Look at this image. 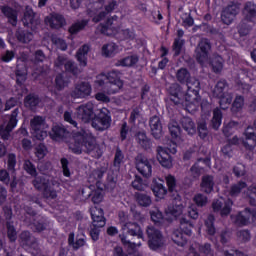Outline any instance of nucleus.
I'll return each mask as SVG.
<instances>
[{
    "mask_svg": "<svg viewBox=\"0 0 256 256\" xmlns=\"http://www.w3.org/2000/svg\"><path fill=\"white\" fill-rule=\"evenodd\" d=\"M180 124L182 125V129H184L188 135H195V133H197V128L195 127V122H193V119L183 117L180 120Z\"/></svg>",
    "mask_w": 256,
    "mask_h": 256,
    "instance_id": "nucleus-36",
    "label": "nucleus"
},
{
    "mask_svg": "<svg viewBox=\"0 0 256 256\" xmlns=\"http://www.w3.org/2000/svg\"><path fill=\"white\" fill-rule=\"evenodd\" d=\"M20 242L23 247H33L37 241L35 240V237L31 235V232L29 231H23L20 234Z\"/></svg>",
    "mask_w": 256,
    "mask_h": 256,
    "instance_id": "nucleus-41",
    "label": "nucleus"
},
{
    "mask_svg": "<svg viewBox=\"0 0 256 256\" xmlns=\"http://www.w3.org/2000/svg\"><path fill=\"white\" fill-rule=\"evenodd\" d=\"M136 202L140 207H149L151 206V203L153 202L151 200V196L149 194H145L143 192H136L134 195Z\"/></svg>",
    "mask_w": 256,
    "mask_h": 256,
    "instance_id": "nucleus-40",
    "label": "nucleus"
},
{
    "mask_svg": "<svg viewBox=\"0 0 256 256\" xmlns=\"http://www.w3.org/2000/svg\"><path fill=\"white\" fill-rule=\"evenodd\" d=\"M15 75H16V84L21 87V85H23V83H25V81H27V69L17 68Z\"/></svg>",
    "mask_w": 256,
    "mask_h": 256,
    "instance_id": "nucleus-56",
    "label": "nucleus"
},
{
    "mask_svg": "<svg viewBox=\"0 0 256 256\" xmlns=\"http://www.w3.org/2000/svg\"><path fill=\"white\" fill-rule=\"evenodd\" d=\"M68 245L72 247L74 251H79L81 247H85V240L83 238H78L75 241V233L71 232L68 235Z\"/></svg>",
    "mask_w": 256,
    "mask_h": 256,
    "instance_id": "nucleus-39",
    "label": "nucleus"
},
{
    "mask_svg": "<svg viewBox=\"0 0 256 256\" xmlns=\"http://www.w3.org/2000/svg\"><path fill=\"white\" fill-rule=\"evenodd\" d=\"M22 22L24 27H28L32 31H37V25H39V20L35 19V12H33V9L24 12Z\"/></svg>",
    "mask_w": 256,
    "mask_h": 256,
    "instance_id": "nucleus-24",
    "label": "nucleus"
},
{
    "mask_svg": "<svg viewBox=\"0 0 256 256\" xmlns=\"http://www.w3.org/2000/svg\"><path fill=\"white\" fill-rule=\"evenodd\" d=\"M0 11L8 18V23H10L12 27H17V10L10 6H1Z\"/></svg>",
    "mask_w": 256,
    "mask_h": 256,
    "instance_id": "nucleus-28",
    "label": "nucleus"
},
{
    "mask_svg": "<svg viewBox=\"0 0 256 256\" xmlns=\"http://www.w3.org/2000/svg\"><path fill=\"white\" fill-rule=\"evenodd\" d=\"M15 167H17V155L10 153L7 159V169L10 173H15Z\"/></svg>",
    "mask_w": 256,
    "mask_h": 256,
    "instance_id": "nucleus-61",
    "label": "nucleus"
},
{
    "mask_svg": "<svg viewBox=\"0 0 256 256\" xmlns=\"http://www.w3.org/2000/svg\"><path fill=\"white\" fill-rule=\"evenodd\" d=\"M168 93L170 95V101L174 103V105L181 104L183 101V97H185V93H183V88L179 84H172L169 89Z\"/></svg>",
    "mask_w": 256,
    "mask_h": 256,
    "instance_id": "nucleus-21",
    "label": "nucleus"
},
{
    "mask_svg": "<svg viewBox=\"0 0 256 256\" xmlns=\"http://www.w3.org/2000/svg\"><path fill=\"white\" fill-rule=\"evenodd\" d=\"M237 125L238 123L235 121H230L228 124L224 125V127L222 128L223 135L226 137H231V135L235 133Z\"/></svg>",
    "mask_w": 256,
    "mask_h": 256,
    "instance_id": "nucleus-57",
    "label": "nucleus"
},
{
    "mask_svg": "<svg viewBox=\"0 0 256 256\" xmlns=\"http://www.w3.org/2000/svg\"><path fill=\"white\" fill-rule=\"evenodd\" d=\"M193 227V221L186 217L180 218V227L178 230H175L172 235L173 242L178 245V247H185L188 241L187 237L193 235Z\"/></svg>",
    "mask_w": 256,
    "mask_h": 256,
    "instance_id": "nucleus-4",
    "label": "nucleus"
},
{
    "mask_svg": "<svg viewBox=\"0 0 256 256\" xmlns=\"http://www.w3.org/2000/svg\"><path fill=\"white\" fill-rule=\"evenodd\" d=\"M19 115V108H15L10 116L9 120L5 127L0 126V137L3 139V141H9V137H11V132L15 127H17V123H19V120L17 119Z\"/></svg>",
    "mask_w": 256,
    "mask_h": 256,
    "instance_id": "nucleus-11",
    "label": "nucleus"
},
{
    "mask_svg": "<svg viewBox=\"0 0 256 256\" xmlns=\"http://www.w3.org/2000/svg\"><path fill=\"white\" fill-rule=\"evenodd\" d=\"M243 105H245V97L237 95L232 103V113H239L243 109Z\"/></svg>",
    "mask_w": 256,
    "mask_h": 256,
    "instance_id": "nucleus-49",
    "label": "nucleus"
},
{
    "mask_svg": "<svg viewBox=\"0 0 256 256\" xmlns=\"http://www.w3.org/2000/svg\"><path fill=\"white\" fill-rule=\"evenodd\" d=\"M32 185L37 191H43L46 199H57V191L51 186L49 179L43 176H36L32 181Z\"/></svg>",
    "mask_w": 256,
    "mask_h": 256,
    "instance_id": "nucleus-7",
    "label": "nucleus"
},
{
    "mask_svg": "<svg viewBox=\"0 0 256 256\" xmlns=\"http://www.w3.org/2000/svg\"><path fill=\"white\" fill-rule=\"evenodd\" d=\"M136 169L142 177L149 179L153 175V162L145 156L136 157Z\"/></svg>",
    "mask_w": 256,
    "mask_h": 256,
    "instance_id": "nucleus-14",
    "label": "nucleus"
},
{
    "mask_svg": "<svg viewBox=\"0 0 256 256\" xmlns=\"http://www.w3.org/2000/svg\"><path fill=\"white\" fill-rule=\"evenodd\" d=\"M108 83H109V72L107 74L101 73L96 76V80L94 81V87H97L98 89H106Z\"/></svg>",
    "mask_w": 256,
    "mask_h": 256,
    "instance_id": "nucleus-45",
    "label": "nucleus"
},
{
    "mask_svg": "<svg viewBox=\"0 0 256 256\" xmlns=\"http://www.w3.org/2000/svg\"><path fill=\"white\" fill-rule=\"evenodd\" d=\"M236 87L238 91H241V93L245 94V93H249V91H251L253 86H251V84L247 82H243V80H237Z\"/></svg>",
    "mask_w": 256,
    "mask_h": 256,
    "instance_id": "nucleus-64",
    "label": "nucleus"
},
{
    "mask_svg": "<svg viewBox=\"0 0 256 256\" xmlns=\"http://www.w3.org/2000/svg\"><path fill=\"white\" fill-rule=\"evenodd\" d=\"M219 99V105L221 109H227L231 103H233V95L226 93L223 96L216 97Z\"/></svg>",
    "mask_w": 256,
    "mask_h": 256,
    "instance_id": "nucleus-53",
    "label": "nucleus"
},
{
    "mask_svg": "<svg viewBox=\"0 0 256 256\" xmlns=\"http://www.w3.org/2000/svg\"><path fill=\"white\" fill-rule=\"evenodd\" d=\"M150 217H151V221H153L155 225H158V227H161V225H163L165 221H167V218L163 216V212H161V210L151 211Z\"/></svg>",
    "mask_w": 256,
    "mask_h": 256,
    "instance_id": "nucleus-47",
    "label": "nucleus"
},
{
    "mask_svg": "<svg viewBox=\"0 0 256 256\" xmlns=\"http://www.w3.org/2000/svg\"><path fill=\"white\" fill-rule=\"evenodd\" d=\"M69 135V131L60 125H55L52 127V130L50 132V138L53 141H61V139H65Z\"/></svg>",
    "mask_w": 256,
    "mask_h": 256,
    "instance_id": "nucleus-27",
    "label": "nucleus"
},
{
    "mask_svg": "<svg viewBox=\"0 0 256 256\" xmlns=\"http://www.w3.org/2000/svg\"><path fill=\"white\" fill-rule=\"evenodd\" d=\"M183 45H185V40L176 38L172 45V50L174 51V57H179L181 55V51H183Z\"/></svg>",
    "mask_w": 256,
    "mask_h": 256,
    "instance_id": "nucleus-55",
    "label": "nucleus"
},
{
    "mask_svg": "<svg viewBox=\"0 0 256 256\" xmlns=\"http://www.w3.org/2000/svg\"><path fill=\"white\" fill-rule=\"evenodd\" d=\"M149 126L154 139H161V137H163V124L159 116H152L149 121Z\"/></svg>",
    "mask_w": 256,
    "mask_h": 256,
    "instance_id": "nucleus-22",
    "label": "nucleus"
},
{
    "mask_svg": "<svg viewBox=\"0 0 256 256\" xmlns=\"http://www.w3.org/2000/svg\"><path fill=\"white\" fill-rule=\"evenodd\" d=\"M47 156V146L45 144H39L35 147V157H37L38 161L41 159H45Z\"/></svg>",
    "mask_w": 256,
    "mask_h": 256,
    "instance_id": "nucleus-62",
    "label": "nucleus"
},
{
    "mask_svg": "<svg viewBox=\"0 0 256 256\" xmlns=\"http://www.w3.org/2000/svg\"><path fill=\"white\" fill-rule=\"evenodd\" d=\"M6 228H7V237L10 243H15L17 241V230L15 229V226L10 221H7Z\"/></svg>",
    "mask_w": 256,
    "mask_h": 256,
    "instance_id": "nucleus-52",
    "label": "nucleus"
},
{
    "mask_svg": "<svg viewBox=\"0 0 256 256\" xmlns=\"http://www.w3.org/2000/svg\"><path fill=\"white\" fill-rule=\"evenodd\" d=\"M77 118L82 121V123H91L95 117V104L93 102H87L81 104L77 110Z\"/></svg>",
    "mask_w": 256,
    "mask_h": 256,
    "instance_id": "nucleus-12",
    "label": "nucleus"
},
{
    "mask_svg": "<svg viewBox=\"0 0 256 256\" xmlns=\"http://www.w3.org/2000/svg\"><path fill=\"white\" fill-rule=\"evenodd\" d=\"M115 51H117L116 43L111 42L102 46V54L104 57H113V55H115Z\"/></svg>",
    "mask_w": 256,
    "mask_h": 256,
    "instance_id": "nucleus-51",
    "label": "nucleus"
},
{
    "mask_svg": "<svg viewBox=\"0 0 256 256\" xmlns=\"http://www.w3.org/2000/svg\"><path fill=\"white\" fill-rule=\"evenodd\" d=\"M146 235L148 237V247L151 251H159L165 245L163 233L154 226H147Z\"/></svg>",
    "mask_w": 256,
    "mask_h": 256,
    "instance_id": "nucleus-6",
    "label": "nucleus"
},
{
    "mask_svg": "<svg viewBox=\"0 0 256 256\" xmlns=\"http://www.w3.org/2000/svg\"><path fill=\"white\" fill-rule=\"evenodd\" d=\"M90 47L87 44L82 45L76 52V60L78 61L80 67H85L87 65V55H89Z\"/></svg>",
    "mask_w": 256,
    "mask_h": 256,
    "instance_id": "nucleus-29",
    "label": "nucleus"
},
{
    "mask_svg": "<svg viewBox=\"0 0 256 256\" xmlns=\"http://www.w3.org/2000/svg\"><path fill=\"white\" fill-rule=\"evenodd\" d=\"M23 169L27 173V175H30L31 177H37V175H39V173L37 172V167H35V164H33L31 160L24 161Z\"/></svg>",
    "mask_w": 256,
    "mask_h": 256,
    "instance_id": "nucleus-50",
    "label": "nucleus"
},
{
    "mask_svg": "<svg viewBox=\"0 0 256 256\" xmlns=\"http://www.w3.org/2000/svg\"><path fill=\"white\" fill-rule=\"evenodd\" d=\"M251 222H256L255 208H245L234 216V225H237V227H247Z\"/></svg>",
    "mask_w": 256,
    "mask_h": 256,
    "instance_id": "nucleus-10",
    "label": "nucleus"
},
{
    "mask_svg": "<svg viewBox=\"0 0 256 256\" xmlns=\"http://www.w3.org/2000/svg\"><path fill=\"white\" fill-rule=\"evenodd\" d=\"M64 69H65L66 73H71V75H74L75 77H77V75H79V73H81L79 71V66H77V64H75V62H73L71 60H68L65 62Z\"/></svg>",
    "mask_w": 256,
    "mask_h": 256,
    "instance_id": "nucleus-54",
    "label": "nucleus"
},
{
    "mask_svg": "<svg viewBox=\"0 0 256 256\" xmlns=\"http://www.w3.org/2000/svg\"><path fill=\"white\" fill-rule=\"evenodd\" d=\"M197 131L200 139H207L209 135V129L207 128V122L201 121L198 123Z\"/></svg>",
    "mask_w": 256,
    "mask_h": 256,
    "instance_id": "nucleus-60",
    "label": "nucleus"
},
{
    "mask_svg": "<svg viewBox=\"0 0 256 256\" xmlns=\"http://www.w3.org/2000/svg\"><path fill=\"white\" fill-rule=\"evenodd\" d=\"M45 125H47V122L43 116H34L33 119L30 120L31 134L37 141H45L47 137Z\"/></svg>",
    "mask_w": 256,
    "mask_h": 256,
    "instance_id": "nucleus-8",
    "label": "nucleus"
},
{
    "mask_svg": "<svg viewBox=\"0 0 256 256\" xmlns=\"http://www.w3.org/2000/svg\"><path fill=\"white\" fill-rule=\"evenodd\" d=\"M29 225L34 233H43L49 227V220L46 216L38 215L29 222Z\"/></svg>",
    "mask_w": 256,
    "mask_h": 256,
    "instance_id": "nucleus-18",
    "label": "nucleus"
},
{
    "mask_svg": "<svg viewBox=\"0 0 256 256\" xmlns=\"http://www.w3.org/2000/svg\"><path fill=\"white\" fill-rule=\"evenodd\" d=\"M209 51H211V42L208 39H202L195 50L197 63L204 65L209 59Z\"/></svg>",
    "mask_w": 256,
    "mask_h": 256,
    "instance_id": "nucleus-15",
    "label": "nucleus"
},
{
    "mask_svg": "<svg viewBox=\"0 0 256 256\" xmlns=\"http://www.w3.org/2000/svg\"><path fill=\"white\" fill-rule=\"evenodd\" d=\"M113 119L111 118V111L107 108L100 109L98 114H94L91 126L95 131H107L111 127Z\"/></svg>",
    "mask_w": 256,
    "mask_h": 256,
    "instance_id": "nucleus-5",
    "label": "nucleus"
},
{
    "mask_svg": "<svg viewBox=\"0 0 256 256\" xmlns=\"http://www.w3.org/2000/svg\"><path fill=\"white\" fill-rule=\"evenodd\" d=\"M242 13L244 20L251 23L256 17V4L254 2H246Z\"/></svg>",
    "mask_w": 256,
    "mask_h": 256,
    "instance_id": "nucleus-31",
    "label": "nucleus"
},
{
    "mask_svg": "<svg viewBox=\"0 0 256 256\" xmlns=\"http://www.w3.org/2000/svg\"><path fill=\"white\" fill-rule=\"evenodd\" d=\"M233 210V200L228 199L224 202V206L220 210L221 217H229L231 215V211Z\"/></svg>",
    "mask_w": 256,
    "mask_h": 256,
    "instance_id": "nucleus-59",
    "label": "nucleus"
},
{
    "mask_svg": "<svg viewBox=\"0 0 256 256\" xmlns=\"http://www.w3.org/2000/svg\"><path fill=\"white\" fill-rule=\"evenodd\" d=\"M15 37L19 43H31L33 41V32L25 28H18L15 32Z\"/></svg>",
    "mask_w": 256,
    "mask_h": 256,
    "instance_id": "nucleus-30",
    "label": "nucleus"
},
{
    "mask_svg": "<svg viewBox=\"0 0 256 256\" xmlns=\"http://www.w3.org/2000/svg\"><path fill=\"white\" fill-rule=\"evenodd\" d=\"M124 159H125V155L123 154V151L121 150V148L117 147L114 155V161H113L114 167H121V163H123Z\"/></svg>",
    "mask_w": 256,
    "mask_h": 256,
    "instance_id": "nucleus-63",
    "label": "nucleus"
},
{
    "mask_svg": "<svg viewBox=\"0 0 256 256\" xmlns=\"http://www.w3.org/2000/svg\"><path fill=\"white\" fill-rule=\"evenodd\" d=\"M90 216L92 219V225H94V227H105V225H107V219L105 218V211L103 208H92L90 210Z\"/></svg>",
    "mask_w": 256,
    "mask_h": 256,
    "instance_id": "nucleus-19",
    "label": "nucleus"
},
{
    "mask_svg": "<svg viewBox=\"0 0 256 256\" xmlns=\"http://www.w3.org/2000/svg\"><path fill=\"white\" fill-rule=\"evenodd\" d=\"M200 189L206 195H211L215 189V178L213 175L206 174L202 176Z\"/></svg>",
    "mask_w": 256,
    "mask_h": 256,
    "instance_id": "nucleus-23",
    "label": "nucleus"
},
{
    "mask_svg": "<svg viewBox=\"0 0 256 256\" xmlns=\"http://www.w3.org/2000/svg\"><path fill=\"white\" fill-rule=\"evenodd\" d=\"M139 63V56H126L116 62V67H135Z\"/></svg>",
    "mask_w": 256,
    "mask_h": 256,
    "instance_id": "nucleus-34",
    "label": "nucleus"
},
{
    "mask_svg": "<svg viewBox=\"0 0 256 256\" xmlns=\"http://www.w3.org/2000/svg\"><path fill=\"white\" fill-rule=\"evenodd\" d=\"M223 123V112L219 108L213 110V117L211 119V127L214 131H218L219 127Z\"/></svg>",
    "mask_w": 256,
    "mask_h": 256,
    "instance_id": "nucleus-37",
    "label": "nucleus"
},
{
    "mask_svg": "<svg viewBox=\"0 0 256 256\" xmlns=\"http://www.w3.org/2000/svg\"><path fill=\"white\" fill-rule=\"evenodd\" d=\"M176 79L181 85H186L187 91L185 94L186 101H192V99H197L199 96V91H201V82L199 80L192 78L191 73L187 68H180L176 73ZM191 99V97H193Z\"/></svg>",
    "mask_w": 256,
    "mask_h": 256,
    "instance_id": "nucleus-3",
    "label": "nucleus"
},
{
    "mask_svg": "<svg viewBox=\"0 0 256 256\" xmlns=\"http://www.w3.org/2000/svg\"><path fill=\"white\" fill-rule=\"evenodd\" d=\"M119 17L117 15L107 18L104 23H100L97 27L101 35H106L107 37H112V35H117L119 33V27L113 24L114 21H117Z\"/></svg>",
    "mask_w": 256,
    "mask_h": 256,
    "instance_id": "nucleus-16",
    "label": "nucleus"
},
{
    "mask_svg": "<svg viewBox=\"0 0 256 256\" xmlns=\"http://www.w3.org/2000/svg\"><path fill=\"white\" fill-rule=\"evenodd\" d=\"M205 227L207 235L213 236L217 232L215 228V216L213 214L208 215L207 219L205 220Z\"/></svg>",
    "mask_w": 256,
    "mask_h": 256,
    "instance_id": "nucleus-48",
    "label": "nucleus"
},
{
    "mask_svg": "<svg viewBox=\"0 0 256 256\" xmlns=\"http://www.w3.org/2000/svg\"><path fill=\"white\" fill-rule=\"evenodd\" d=\"M168 129L172 139L167 144V147H157V161L165 169H171L173 167V157L177 153V147L181 145L183 139H181V127L177 122L169 124Z\"/></svg>",
    "mask_w": 256,
    "mask_h": 256,
    "instance_id": "nucleus-1",
    "label": "nucleus"
},
{
    "mask_svg": "<svg viewBox=\"0 0 256 256\" xmlns=\"http://www.w3.org/2000/svg\"><path fill=\"white\" fill-rule=\"evenodd\" d=\"M41 103V98L35 93H30L24 98V105L28 109H36Z\"/></svg>",
    "mask_w": 256,
    "mask_h": 256,
    "instance_id": "nucleus-35",
    "label": "nucleus"
},
{
    "mask_svg": "<svg viewBox=\"0 0 256 256\" xmlns=\"http://www.w3.org/2000/svg\"><path fill=\"white\" fill-rule=\"evenodd\" d=\"M136 141L140 147L144 149V151H149L151 149L153 142H151V138L147 137L145 132H138L136 134Z\"/></svg>",
    "mask_w": 256,
    "mask_h": 256,
    "instance_id": "nucleus-32",
    "label": "nucleus"
},
{
    "mask_svg": "<svg viewBox=\"0 0 256 256\" xmlns=\"http://www.w3.org/2000/svg\"><path fill=\"white\" fill-rule=\"evenodd\" d=\"M152 192L157 199H164L167 195V188L162 183L153 181Z\"/></svg>",
    "mask_w": 256,
    "mask_h": 256,
    "instance_id": "nucleus-38",
    "label": "nucleus"
},
{
    "mask_svg": "<svg viewBox=\"0 0 256 256\" xmlns=\"http://www.w3.org/2000/svg\"><path fill=\"white\" fill-rule=\"evenodd\" d=\"M70 149L75 155H81L84 151L95 159L103 157V149L97 144V139L94 138L93 134L83 133L76 136L74 143L70 145Z\"/></svg>",
    "mask_w": 256,
    "mask_h": 256,
    "instance_id": "nucleus-2",
    "label": "nucleus"
},
{
    "mask_svg": "<svg viewBox=\"0 0 256 256\" xmlns=\"http://www.w3.org/2000/svg\"><path fill=\"white\" fill-rule=\"evenodd\" d=\"M244 135H245V139L239 138L237 136H234L233 138L228 139L227 145L231 147L232 145H239V143H242L243 147H245L247 151H253V149H255L256 147V133L249 132V127H248L247 130L244 132Z\"/></svg>",
    "mask_w": 256,
    "mask_h": 256,
    "instance_id": "nucleus-9",
    "label": "nucleus"
},
{
    "mask_svg": "<svg viewBox=\"0 0 256 256\" xmlns=\"http://www.w3.org/2000/svg\"><path fill=\"white\" fill-rule=\"evenodd\" d=\"M243 189H247V182L239 181L238 183L233 184L229 190L230 197H237L241 194Z\"/></svg>",
    "mask_w": 256,
    "mask_h": 256,
    "instance_id": "nucleus-46",
    "label": "nucleus"
},
{
    "mask_svg": "<svg viewBox=\"0 0 256 256\" xmlns=\"http://www.w3.org/2000/svg\"><path fill=\"white\" fill-rule=\"evenodd\" d=\"M165 213L167 217H173L171 219H168V221L171 223L173 219H177L179 215L183 214V204H170L165 209Z\"/></svg>",
    "mask_w": 256,
    "mask_h": 256,
    "instance_id": "nucleus-26",
    "label": "nucleus"
},
{
    "mask_svg": "<svg viewBox=\"0 0 256 256\" xmlns=\"http://www.w3.org/2000/svg\"><path fill=\"white\" fill-rule=\"evenodd\" d=\"M121 89H123V80L119 77V72L115 70L110 71L109 81L105 88L107 95H116Z\"/></svg>",
    "mask_w": 256,
    "mask_h": 256,
    "instance_id": "nucleus-13",
    "label": "nucleus"
},
{
    "mask_svg": "<svg viewBox=\"0 0 256 256\" xmlns=\"http://www.w3.org/2000/svg\"><path fill=\"white\" fill-rule=\"evenodd\" d=\"M252 29H253V26L249 24V20H242L237 25V31L240 37H247V35L251 33Z\"/></svg>",
    "mask_w": 256,
    "mask_h": 256,
    "instance_id": "nucleus-43",
    "label": "nucleus"
},
{
    "mask_svg": "<svg viewBox=\"0 0 256 256\" xmlns=\"http://www.w3.org/2000/svg\"><path fill=\"white\" fill-rule=\"evenodd\" d=\"M87 25H89V19L78 20L68 28V33H70V35H77L81 33V31H84Z\"/></svg>",
    "mask_w": 256,
    "mask_h": 256,
    "instance_id": "nucleus-33",
    "label": "nucleus"
},
{
    "mask_svg": "<svg viewBox=\"0 0 256 256\" xmlns=\"http://www.w3.org/2000/svg\"><path fill=\"white\" fill-rule=\"evenodd\" d=\"M67 87V80L65 79V76H63L62 73H59L55 77V89L57 91H63Z\"/></svg>",
    "mask_w": 256,
    "mask_h": 256,
    "instance_id": "nucleus-58",
    "label": "nucleus"
},
{
    "mask_svg": "<svg viewBox=\"0 0 256 256\" xmlns=\"http://www.w3.org/2000/svg\"><path fill=\"white\" fill-rule=\"evenodd\" d=\"M223 57L217 55L214 56L211 61H210V65L212 67V71L213 73L219 74L221 73V71H223Z\"/></svg>",
    "mask_w": 256,
    "mask_h": 256,
    "instance_id": "nucleus-44",
    "label": "nucleus"
},
{
    "mask_svg": "<svg viewBox=\"0 0 256 256\" xmlns=\"http://www.w3.org/2000/svg\"><path fill=\"white\" fill-rule=\"evenodd\" d=\"M229 87V84L227 83V80L221 79L219 80L213 90L214 97H223L224 94H226L225 89Z\"/></svg>",
    "mask_w": 256,
    "mask_h": 256,
    "instance_id": "nucleus-42",
    "label": "nucleus"
},
{
    "mask_svg": "<svg viewBox=\"0 0 256 256\" xmlns=\"http://www.w3.org/2000/svg\"><path fill=\"white\" fill-rule=\"evenodd\" d=\"M127 229V235L131 237H137V239H145L141 226L137 223L128 222L124 225Z\"/></svg>",
    "mask_w": 256,
    "mask_h": 256,
    "instance_id": "nucleus-25",
    "label": "nucleus"
},
{
    "mask_svg": "<svg viewBox=\"0 0 256 256\" xmlns=\"http://www.w3.org/2000/svg\"><path fill=\"white\" fill-rule=\"evenodd\" d=\"M91 91H93V89L89 82H81L75 86V89L72 91V97L75 99H85V97L91 95Z\"/></svg>",
    "mask_w": 256,
    "mask_h": 256,
    "instance_id": "nucleus-20",
    "label": "nucleus"
},
{
    "mask_svg": "<svg viewBox=\"0 0 256 256\" xmlns=\"http://www.w3.org/2000/svg\"><path fill=\"white\" fill-rule=\"evenodd\" d=\"M44 21L46 25L50 27V29H56L57 31H59V29H63V27L67 25L65 16L56 12H52L49 14V16H46Z\"/></svg>",
    "mask_w": 256,
    "mask_h": 256,
    "instance_id": "nucleus-17",
    "label": "nucleus"
}]
</instances>
